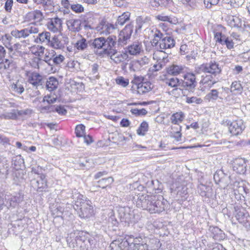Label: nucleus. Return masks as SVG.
<instances>
[{
    "mask_svg": "<svg viewBox=\"0 0 250 250\" xmlns=\"http://www.w3.org/2000/svg\"><path fill=\"white\" fill-rule=\"evenodd\" d=\"M157 197L154 195H148L146 193H140L137 195L136 206L139 208L148 211V208L152 201Z\"/></svg>",
    "mask_w": 250,
    "mask_h": 250,
    "instance_id": "6",
    "label": "nucleus"
},
{
    "mask_svg": "<svg viewBox=\"0 0 250 250\" xmlns=\"http://www.w3.org/2000/svg\"><path fill=\"white\" fill-rule=\"evenodd\" d=\"M116 37L110 36L107 38L99 37L94 40L87 41L86 39L82 38L77 41L74 47L79 51H83L88 47L94 50L96 54L109 55L113 52V48L116 44Z\"/></svg>",
    "mask_w": 250,
    "mask_h": 250,
    "instance_id": "1",
    "label": "nucleus"
},
{
    "mask_svg": "<svg viewBox=\"0 0 250 250\" xmlns=\"http://www.w3.org/2000/svg\"><path fill=\"white\" fill-rule=\"evenodd\" d=\"M147 250H159L162 244L160 240L156 238L150 239L147 244H143Z\"/></svg>",
    "mask_w": 250,
    "mask_h": 250,
    "instance_id": "26",
    "label": "nucleus"
},
{
    "mask_svg": "<svg viewBox=\"0 0 250 250\" xmlns=\"http://www.w3.org/2000/svg\"><path fill=\"white\" fill-rule=\"evenodd\" d=\"M183 77L184 79H181L180 89L193 93L197 85L195 74L191 72H187Z\"/></svg>",
    "mask_w": 250,
    "mask_h": 250,
    "instance_id": "3",
    "label": "nucleus"
},
{
    "mask_svg": "<svg viewBox=\"0 0 250 250\" xmlns=\"http://www.w3.org/2000/svg\"><path fill=\"white\" fill-rule=\"evenodd\" d=\"M148 130V124L146 121H143L137 130V133L140 136H144Z\"/></svg>",
    "mask_w": 250,
    "mask_h": 250,
    "instance_id": "41",
    "label": "nucleus"
},
{
    "mask_svg": "<svg viewBox=\"0 0 250 250\" xmlns=\"http://www.w3.org/2000/svg\"><path fill=\"white\" fill-rule=\"evenodd\" d=\"M211 188L203 184H200L198 186V192L203 197L209 198L212 195Z\"/></svg>",
    "mask_w": 250,
    "mask_h": 250,
    "instance_id": "24",
    "label": "nucleus"
},
{
    "mask_svg": "<svg viewBox=\"0 0 250 250\" xmlns=\"http://www.w3.org/2000/svg\"><path fill=\"white\" fill-rule=\"evenodd\" d=\"M152 33L153 39L151 41V45L157 51L168 53L165 52V50L170 49L175 45V41L170 36L164 34L160 30L155 29L151 31Z\"/></svg>",
    "mask_w": 250,
    "mask_h": 250,
    "instance_id": "2",
    "label": "nucleus"
},
{
    "mask_svg": "<svg viewBox=\"0 0 250 250\" xmlns=\"http://www.w3.org/2000/svg\"><path fill=\"white\" fill-rule=\"evenodd\" d=\"M199 69L202 72L216 76L219 75L222 71L221 67L219 66V64L214 61H211L200 65Z\"/></svg>",
    "mask_w": 250,
    "mask_h": 250,
    "instance_id": "8",
    "label": "nucleus"
},
{
    "mask_svg": "<svg viewBox=\"0 0 250 250\" xmlns=\"http://www.w3.org/2000/svg\"><path fill=\"white\" fill-rule=\"evenodd\" d=\"M130 13L128 12H124L121 16H119L114 25L115 28H118L119 25L123 26L126 21L129 20Z\"/></svg>",
    "mask_w": 250,
    "mask_h": 250,
    "instance_id": "30",
    "label": "nucleus"
},
{
    "mask_svg": "<svg viewBox=\"0 0 250 250\" xmlns=\"http://www.w3.org/2000/svg\"><path fill=\"white\" fill-rule=\"evenodd\" d=\"M118 217L122 223L129 225L132 219L133 215L130 213V209L128 207H121L118 209Z\"/></svg>",
    "mask_w": 250,
    "mask_h": 250,
    "instance_id": "16",
    "label": "nucleus"
},
{
    "mask_svg": "<svg viewBox=\"0 0 250 250\" xmlns=\"http://www.w3.org/2000/svg\"><path fill=\"white\" fill-rule=\"evenodd\" d=\"M121 244V247H125V248L129 249L132 245L135 246L137 243V238H134V237L131 235L129 236L127 238H125L122 240L121 242H120Z\"/></svg>",
    "mask_w": 250,
    "mask_h": 250,
    "instance_id": "29",
    "label": "nucleus"
},
{
    "mask_svg": "<svg viewBox=\"0 0 250 250\" xmlns=\"http://www.w3.org/2000/svg\"><path fill=\"white\" fill-rule=\"evenodd\" d=\"M42 42H44L46 44H49L50 41V33L49 32H43L39 34L37 38Z\"/></svg>",
    "mask_w": 250,
    "mask_h": 250,
    "instance_id": "42",
    "label": "nucleus"
},
{
    "mask_svg": "<svg viewBox=\"0 0 250 250\" xmlns=\"http://www.w3.org/2000/svg\"><path fill=\"white\" fill-rule=\"evenodd\" d=\"M114 181L112 177H108L105 178H102L98 181L97 186L102 188H105L110 185Z\"/></svg>",
    "mask_w": 250,
    "mask_h": 250,
    "instance_id": "36",
    "label": "nucleus"
},
{
    "mask_svg": "<svg viewBox=\"0 0 250 250\" xmlns=\"http://www.w3.org/2000/svg\"><path fill=\"white\" fill-rule=\"evenodd\" d=\"M218 82H219V79L217 77V76L208 74L202 76L200 83L204 85L205 87H207L210 88Z\"/></svg>",
    "mask_w": 250,
    "mask_h": 250,
    "instance_id": "22",
    "label": "nucleus"
},
{
    "mask_svg": "<svg viewBox=\"0 0 250 250\" xmlns=\"http://www.w3.org/2000/svg\"><path fill=\"white\" fill-rule=\"evenodd\" d=\"M33 1L37 4H42L43 7H48L53 6V0H33Z\"/></svg>",
    "mask_w": 250,
    "mask_h": 250,
    "instance_id": "54",
    "label": "nucleus"
},
{
    "mask_svg": "<svg viewBox=\"0 0 250 250\" xmlns=\"http://www.w3.org/2000/svg\"><path fill=\"white\" fill-rule=\"evenodd\" d=\"M6 206L8 208H14L17 207L23 200V195L21 192L14 194L6 195L5 196Z\"/></svg>",
    "mask_w": 250,
    "mask_h": 250,
    "instance_id": "11",
    "label": "nucleus"
},
{
    "mask_svg": "<svg viewBox=\"0 0 250 250\" xmlns=\"http://www.w3.org/2000/svg\"><path fill=\"white\" fill-rule=\"evenodd\" d=\"M209 230L211 233V236L215 241H220L226 237L224 232L217 227H210Z\"/></svg>",
    "mask_w": 250,
    "mask_h": 250,
    "instance_id": "25",
    "label": "nucleus"
},
{
    "mask_svg": "<svg viewBox=\"0 0 250 250\" xmlns=\"http://www.w3.org/2000/svg\"><path fill=\"white\" fill-rule=\"evenodd\" d=\"M85 126L82 124L77 125L75 128V134L77 137H82L84 136Z\"/></svg>",
    "mask_w": 250,
    "mask_h": 250,
    "instance_id": "51",
    "label": "nucleus"
},
{
    "mask_svg": "<svg viewBox=\"0 0 250 250\" xmlns=\"http://www.w3.org/2000/svg\"><path fill=\"white\" fill-rule=\"evenodd\" d=\"M44 18L42 13L39 10H36L28 12L23 17V23L27 22H40Z\"/></svg>",
    "mask_w": 250,
    "mask_h": 250,
    "instance_id": "15",
    "label": "nucleus"
},
{
    "mask_svg": "<svg viewBox=\"0 0 250 250\" xmlns=\"http://www.w3.org/2000/svg\"><path fill=\"white\" fill-rule=\"evenodd\" d=\"M42 76L38 73L32 72L29 75L28 82L32 85V88L35 89L33 94H31L32 97H36L40 95L41 93L38 88L42 86Z\"/></svg>",
    "mask_w": 250,
    "mask_h": 250,
    "instance_id": "5",
    "label": "nucleus"
},
{
    "mask_svg": "<svg viewBox=\"0 0 250 250\" xmlns=\"http://www.w3.org/2000/svg\"><path fill=\"white\" fill-rule=\"evenodd\" d=\"M33 112V110L29 108H26L24 110H18L16 109V114L18 117V119L19 117H24L25 116H29Z\"/></svg>",
    "mask_w": 250,
    "mask_h": 250,
    "instance_id": "49",
    "label": "nucleus"
},
{
    "mask_svg": "<svg viewBox=\"0 0 250 250\" xmlns=\"http://www.w3.org/2000/svg\"><path fill=\"white\" fill-rule=\"evenodd\" d=\"M224 176V173L221 170L217 171L214 174L213 178L215 182L217 183L220 182L221 179Z\"/></svg>",
    "mask_w": 250,
    "mask_h": 250,
    "instance_id": "64",
    "label": "nucleus"
},
{
    "mask_svg": "<svg viewBox=\"0 0 250 250\" xmlns=\"http://www.w3.org/2000/svg\"><path fill=\"white\" fill-rule=\"evenodd\" d=\"M66 24L68 29L74 33L79 32L81 29L82 24L84 26L83 22H82L80 19H71L66 21Z\"/></svg>",
    "mask_w": 250,
    "mask_h": 250,
    "instance_id": "20",
    "label": "nucleus"
},
{
    "mask_svg": "<svg viewBox=\"0 0 250 250\" xmlns=\"http://www.w3.org/2000/svg\"><path fill=\"white\" fill-rule=\"evenodd\" d=\"M11 89L13 91L19 94H22L24 91V87L19 82L12 84Z\"/></svg>",
    "mask_w": 250,
    "mask_h": 250,
    "instance_id": "48",
    "label": "nucleus"
},
{
    "mask_svg": "<svg viewBox=\"0 0 250 250\" xmlns=\"http://www.w3.org/2000/svg\"><path fill=\"white\" fill-rule=\"evenodd\" d=\"M188 188L186 186H181L177 188V196H179L182 198L185 199L187 198L186 196L188 194Z\"/></svg>",
    "mask_w": 250,
    "mask_h": 250,
    "instance_id": "50",
    "label": "nucleus"
},
{
    "mask_svg": "<svg viewBox=\"0 0 250 250\" xmlns=\"http://www.w3.org/2000/svg\"><path fill=\"white\" fill-rule=\"evenodd\" d=\"M115 29V27L114 25L109 23L105 21L104 23V24L103 30H102L101 33L104 34H109L111 30Z\"/></svg>",
    "mask_w": 250,
    "mask_h": 250,
    "instance_id": "43",
    "label": "nucleus"
},
{
    "mask_svg": "<svg viewBox=\"0 0 250 250\" xmlns=\"http://www.w3.org/2000/svg\"><path fill=\"white\" fill-rule=\"evenodd\" d=\"M136 25L135 31L136 34L141 32L143 27H147L151 23L150 17L148 16H139L135 20Z\"/></svg>",
    "mask_w": 250,
    "mask_h": 250,
    "instance_id": "17",
    "label": "nucleus"
},
{
    "mask_svg": "<svg viewBox=\"0 0 250 250\" xmlns=\"http://www.w3.org/2000/svg\"><path fill=\"white\" fill-rule=\"evenodd\" d=\"M186 67L184 65H178L173 64L167 68V73L172 76H177L185 72Z\"/></svg>",
    "mask_w": 250,
    "mask_h": 250,
    "instance_id": "23",
    "label": "nucleus"
},
{
    "mask_svg": "<svg viewBox=\"0 0 250 250\" xmlns=\"http://www.w3.org/2000/svg\"><path fill=\"white\" fill-rule=\"evenodd\" d=\"M25 29L28 36L31 34H36L39 32L38 28L36 26L35 22H30L27 28H25Z\"/></svg>",
    "mask_w": 250,
    "mask_h": 250,
    "instance_id": "47",
    "label": "nucleus"
},
{
    "mask_svg": "<svg viewBox=\"0 0 250 250\" xmlns=\"http://www.w3.org/2000/svg\"><path fill=\"white\" fill-rule=\"evenodd\" d=\"M203 102V100L200 98H197L196 97H186V103L188 104H200L202 103Z\"/></svg>",
    "mask_w": 250,
    "mask_h": 250,
    "instance_id": "57",
    "label": "nucleus"
},
{
    "mask_svg": "<svg viewBox=\"0 0 250 250\" xmlns=\"http://www.w3.org/2000/svg\"><path fill=\"white\" fill-rule=\"evenodd\" d=\"M166 84L171 87H176L180 86L181 80L176 77H172L169 79H167L166 82Z\"/></svg>",
    "mask_w": 250,
    "mask_h": 250,
    "instance_id": "44",
    "label": "nucleus"
},
{
    "mask_svg": "<svg viewBox=\"0 0 250 250\" xmlns=\"http://www.w3.org/2000/svg\"><path fill=\"white\" fill-rule=\"evenodd\" d=\"M62 20L58 17L51 18L47 23L48 29L54 32H61L62 30Z\"/></svg>",
    "mask_w": 250,
    "mask_h": 250,
    "instance_id": "19",
    "label": "nucleus"
},
{
    "mask_svg": "<svg viewBox=\"0 0 250 250\" xmlns=\"http://www.w3.org/2000/svg\"><path fill=\"white\" fill-rule=\"evenodd\" d=\"M206 98L209 101H214L217 100L218 98L222 99L219 96L218 90L215 89H211L210 92L206 95Z\"/></svg>",
    "mask_w": 250,
    "mask_h": 250,
    "instance_id": "37",
    "label": "nucleus"
},
{
    "mask_svg": "<svg viewBox=\"0 0 250 250\" xmlns=\"http://www.w3.org/2000/svg\"><path fill=\"white\" fill-rule=\"evenodd\" d=\"M79 209V216L82 218H89L93 215L94 210L91 201H87V203L83 204Z\"/></svg>",
    "mask_w": 250,
    "mask_h": 250,
    "instance_id": "18",
    "label": "nucleus"
},
{
    "mask_svg": "<svg viewBox=\"0 0 250 250\" xmlns=\"http://www.w3.org/2000/svg\"><path fill=\"white\" fill-rule=\"evenodd\" d=\"M64 60V57L62 55H59L55 57H53L52 60V64L50 66L53 65H58L62 63Z\"/></svg>",
    "mask_w": 250,
    "mask_h": 250,
    "instance_id": "59",
    "label": "nucleus"
},
{
    "mask_svg": "<svg viewBox=\"0 0 250 250\" xmlns=\"http://www.w3.org/2000/svg\"><path fill=\"white\" fill-rule=\"evenodd\" d=\"M58 80L54 77H49L46 82V88L49 91H53L56 90L58 86Z\"/></svg>",
    "mask_w": 250,
    "mask_h": 250,
    "instance_id": "28",
    "label": "nucleus"
},
{
    "mask_svg": "<svg viewBox=\"0 0 250 250\" xmlns=\"http://www.w3.org/2000/svg\"><path fill=\"white\" fill-rule=\"evenodd\" d=\"M12 59H4L2 60L3 71L6 70L9 72L16 68V64Z\"/></svg>",
    "mask_w": 250,
    "mask_h": 250,
    "instance_id": "31",
    "label": "nucleus"
},
{
    "mask_svg": "<svg viewBox=\"0 0 250 250\" xmlns=\"http://www.w3.org/2000/svg\"><path fill=\"white\" fill-rule=\"evenodd\" d=\"M104 20H102L96 27H93L90 24L89 22L85 20L83 21L84 29L85 30L95 29L98 32H101L103 30V27L105 22Z\"/></svg>",
    "mask_w": 250,
    "mask_h": 250,
    "instance_id": "34",
    "label": "nucleus"
},
{
    "mask_svg": "<svg viewBox=\"0 0 250 250\" xmlns=\"http://www.w3.org/2000/svg\"><path fill=\"white\" fill-rule=\"evenodd\" d=\"M155 17L156 20L159 21H167L171 23H174V22L172 21V18L170 17L166 16L163 13L157 15Z\"/></svg>",
    "mask_w": 250,
    "mask_h": 250,
    "instance_id": "53",
    "label": "nucleus"
},
{
    "mask_svg": "<svg viewBox=\"0 0 250 250\" xmlns=\"http://www.w3.org/2000/svg\"><path fill=\"white\" fill-rule=\"evenodd\" d=\"M226 122L229 125V132L232 135L237 136L240 134L245 128L244 121L242 119L238 118L232 121H227Z\"/></svg>",
    "mask_w": 250,
    "mask_h": 250,
    "instance_id": "7",
    "label": "nucleus"
},
{
    "mask_svg": "<svg viewBox=\"0 0 250 250\" xmlns=\"http://www.w3.org/2000/svg\"><path fill=\"white\" fill-rule=\"evenodd\" d=\"M246 161L244 158H239L236 159L233 162V169L236 173L243 174L246 171Z\"/></svg>",
    "mask_w": 250,
    "mask_h": 250,
    "instance_id": "21",
    "label": "nucleus"
},
{
    "mask_svg": "<svg viewBox=\"0 0 250 250\" xmlns=\"http://www.w3.org/2000/svg\"><path fill=\"white\" fill-rule=\"evenodd\" d=\"M51 53H46L43 60L46 62L48 65L52 64V60L53 57H54V50H51Z\"/></svg>",
    "mask_w": 250,
    "mask_h": 250,
    "instance_id": "58",
    "label": "nucleus"
},
{
    "mask_svg": "<svg viewBox=\"0 0 250 250\" xmlns=\"http://www.w3.org/2000/svg\"><path fill=\"white\" fill-rule=\"evenodd\" d=\"M110 250H123L125 247H121L120 241H115L110 245Z\"/></svg>",
    "mask_w": 250,
    "mask_h": 250,
    "instance_id": "60",
    "label": "nucleus"
},
{
    "mask_svg": "<svg viewBox=\"0 0 250 250\" xmlns=\"http://www.w3.org/2000/svg\"><path fill=\"white\" fill-rule=\"evenodd\" d=\"M71 9L77 13H81L83 11V7L80 4H74L70 5Z\"/></svg>",
    "mask_w": 250,
    "mask_h": 250,
    "instance_id": "63",
    "label": "nucleus"
},
{
    "mask_svg": "<svg viewBox=\"0 0 250 250\" xmlns=\"http://www.w3.org/2000/svg\"><path fill=\"white\" fill-rule=\"evenodd\" d=\"M170 1V0H152L150 2L153 7H167Z\"/></svg>",
    "mask_w": 250,
    "mask_h": 250,
    "instance_id": "46",
    "label": "nucleus"
},
{
    "mask_svg": "<svg viewBox=\"0 0 250 250\" xmlns=\"http://www.w3.org/2000/svg\"><path fill=\"white\" fill-rule=\"evenodd\" d=\"M153 86L151 82L147 80L137 87V93L144 94L152 90Z\"/></svg>",
    "mask_w": 250,
    "mask_h": 250,
    "instance_id": "27",
    "label": "nucleus"
},
{
    "mask_svg": "<svg viewBox=\"0 0 250 250\" xmlns=\"http://www.w3.org/2000/svg\"><path fill=\"white\" fill-rule=\"evenodd\" d=\"M133 24L131 23L127 24L120 32L118 36V44L123 46L127 43L133 32Z\"/></svg>",
    "mask_w": 250,
    "mask_h": 250,
    "instance_id": "10",
    "label": "nucleus"
},
{
    "mask_svg": "<svg viewBox=\"0 0 250 250\" xmlns=\"http://www.w3.org/2000/svg\"><path fill=\"white\" fill-rule=\"evenodd\" d=\"M214 39L217 42L222 45H225L228 49H232L234 48L235 42L233 39L223 34L221 32H216L214 34Z\"/></svg>",
    "mask_w": 250,
    "mask_h": 250,
    "instance_id": "14",
    "label": "nucleus"
},
{
    "mask_svg": "<svg viewBox=\"0 0 250 250\" xmlns=\"http://www.w3.org/2000/svg\"><path fill=\"white\" fill-rule=\"evenodd\" d=\"M49 44L55 49H62L64 47V44L56 36H54L50 40Z\"/></svg>",
    "mask_w": 250,
    "mask_h": 250,
    "instance_id": "35",
    "label": "nucleus"
},
{
    "mask_svg": "<svg viewBox=\"0 0 250 250\" xmlns=\"http://www.w3.org/2000/svg\"><path fill=\"white\" fill-rule=\"evenodd\" d=\"M116 82L117 84L125 87L129 84V80L123 77H119L116 79Z\"/></svg>",
    "mask_w": 250,
    "mask_h": 250,
    "instance_id": "55",
    "label": "nucleus"
},
{
    "mask_svg": "<svg viewBox=\"0 0 250 250\" xmlns=\"http://www.w3.org/2000/svg\"><path fill=\"white\" fill-rule=\"evenodd\" d=\"M146 80L144 77L135 76L134 79L132 81V83L137 85L138 87Z\"/></svg>",
    "mask_w": 250,
    "mask_h": 250,
    "instance_id": "62",
    "label": "nucleus"
},
{
    "mask_svg": "<svg viewBox=\"0 0 250 250\" xmlns=\"http://www.w3.org/2000/svg\"><path fill=\"white\" fill-rule=\"evenodd\" d=\"M32 187L38 192L47 191V181L45 175L38 176L31 182Z\"/></svg>",
    "mask_w": 250,
    "mask_h": 250,
    "instance_id": "12",
    "label": "nucleus"
},
{
    "mask_svg": "<svg viewBox=\"0 0 250 250\" xmlns=\"http://www.w3.org/2000/svg\"><path fill=\"white\" fill-rule=\"evenodd\" d=\"M11 34L12 36L16 38L25 39L29 36L25 28L21 30L17 29L13 30L11 32Z\"/></svg>",
    "mask_w": 250,
    "mask_h": 250,
    "instance_id": "38",
    "label": "nucleus"
},
{
    "mask_svg": "<svg viewBox=\"0 0 250 250\" xmlns=\"http://www.w3.org/2000/svg\"><path fill=\"white\" fill-rule=\"evenodd\" d=\"M184 117V114L183 112H176L171 115L170 120L172 124L177 125L182 122Z\"/></svg>",
    "mask_w": 250,
    "mask_h": 250,
    "instance_id": "39",
    "label": "nucleus"
},
{
    "mask_svg": "<svg viewBox=\"0 0 250 250\" xmlns=\"http://www.w3.org/2000/svg\"><path fill=\"white\" fill-rule=\"evenodd\" d=\"M108 215V222L110 223L113 226H117L119 224V222L117 219L116 218L113 211L112 210L110 213H109Z\"/></svg>",
    "mask_w": 250,
    "mask_h": 250,
    "instance_id": "56",
    "label": "nucleus"
},
{
    "mask_svg": "<svg viewBox=\"0 0 250 250\" xmlns=\"http://www.w3.org/2000/svg\"><path fill=\"white\" fill-rule=\"evenodd\" d=\"M242 89V87L241 86V84L236 82H233L232 83L231 87H230V91L231 92H234L235 91H237L238 92H240Z\"/></svg>",
    "mask_w": 250,
    "mask_h": 250,
    "instance_id": "61",
    "label": "nucleus"
},
{
    "mask_svg": "<svg viewBox=\"0 0 250 250\" xmlns=\"http://www.w3.org/2000/svg\"><path fill=\"white\" fill-rule=\"evenodd\" d=\"M228 24L231 27L238 29L239 31L243 32L245 31L248 32L247 28H250L249 24H242V20L238 17L232 15H228L226 18Z\"/></svg>",
    "mask_w": 250,
    "mask_h": 250,
    "instance_id": "9",
    "label": "nucleus"
},
{
    "mask_svg": "<svg viewBox=\"0 0 250 250\" xmlns=\"http://www.w3.org/2000/svg\"><path fill=\"white\" fill-rule=\"evenodd\" d=\"M9 174V165L2 164L0 166V178L6 179Z\"/></svg>",
    "mask_w": 250,
    "mask_h": 250,
    "instance_id": "45",
    "label": "nucleus"
},
{
    "mask_svg": "<svg viewBox=\"0 0 250 250\" xmlns=\"http://www.w3.org/2000/svg\"><path fill=\"white\" fill-rule=\"evenodd\" d=\"M16 109H13L10 112H5L0 116L1 119L5 120H18V117L16 114Z\"/></svg>",
    "mask_w": 250,
    "mask_h": 250,
    "instance_id": "40",
    "label": "nucleus"
},
{
    "mask_svg": "<svg viewBox=\"0 0 250 250\" xmlns=\"http://www.w3.org/2000/svg\"><path fill=\"white\" fill-rule=\"evenodd\" d=\"M157 197L152 203L148 208V211L150 213H160L165 210L168 207L167 201L164 199L162 196L155 195Z\"/></svg>",
    "mask_w": 250,
    "mask_h": 250,
    "instance_id": "4",
    "label": "nucleus"
},
{
    "mask_svg": "<svg viewBox=\"0 0 250 250\" xmlns=\"http://www.w3.org/2000/svg\"><path fill=\"white\" fill-rule=\"evenodd\" d=\"M67 193L68 196H66L67 198H71L73 200V202L75 203V205L77 208L74 207L75 209H79L80 207L82 206L83 204L87 203V201H90L85 196L80 194L76 190L74 191L69 190Z\"/></svg>",
    "mask_w": 250,
    "mask_h": 250,
    "instance_id": "13",
    "label": "nucleus"
},
{
    "mask_svg": "<svg viewBox=\"0 0 250 250\" xmlns=\"http://www.w3.org/2000/svg\"><path fill=\"white\" fill-rule=\"evenodd\" d=\"M141 49V44L139 42H135L128 46L127 52L130 55H136L140 53Z\"/></svg>",
    "mask_w": 250,
    "mask_h": 250,
    "instance_id": "32",
    "label": "nucleus"
},
{
    "mask_svg": "<svg viewBox=\"0 0 250 250\" xmlns=\"http://www.w3.org/2000/svg\"><path fill=\"white\" fill-rule=\"evenodd\" d=\"M167 57H164L163 60L159 62L158 63L155 64L153 66V70L155 71L161 70L163 67L165 65L166 62H168Z\"/></svg>",
    "mask_w": 250,
    "mask_h": 250,
    "instance_id": "52",
    "label": "nucleus"
},
{
    "mask_svg": "<svg viewBox=\"0 0 250 250\" xmlns=\"http://www.w3.org/2000/svg\"><path fill=\"white\" fill-rule=\"evenodd\" d=\"M115 46V45L114 46ZM115 47L113 48V52L112 53L113 55L111 56V59L116 63H119L120 62H124L128 58V55L126 53H124L123 54H119L116 55L114 53L115 49H114ZM110 55V54H109Z\"/></svg>",
    "mask_w": 250,
    "mask_h": 250,
    "instance_id": "33",
    "label": "nucleus"
}]
</instances>
